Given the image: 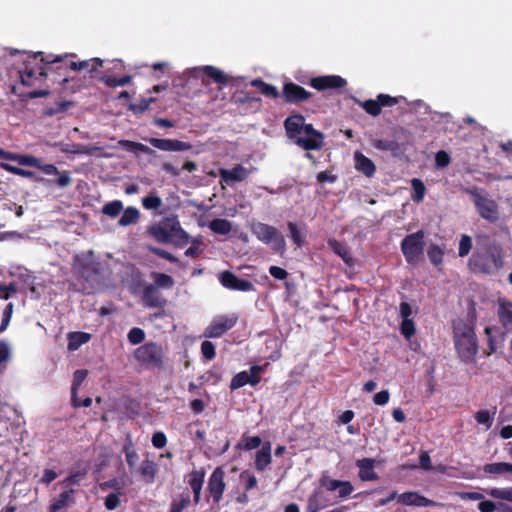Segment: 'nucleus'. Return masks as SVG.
I'll return each instance as SVG.
<instances>
[{"label": "nucleus", "mask_w": 512, "mask_h": 512, "mask_svg": "<svg viewBox=\"0 0 512 512\" xmlns=\"http://www.w3.org/2000/svg\"><path fill=\"white\" fill-rule=\"evenodd\" d=\"M73 105H74L73 101H69V100L59 101L55 104V106L47 108L45 110V115L54 116L56 114L66 112Z\"/></svg>", "instance_id": "nucleus-54"}, {"label": "nucleus", "mask_w": 512, "mask_h": 512, "mask_svg": "<svg viewBox=\"0 0 512 512\" xmlns=\"http://www.w3.org/2000/svg\"><path fill=\"white\" fill-rule=\"evenodd\" d=\"M271 444L265 443L260 450L256 452L255 456V468L259 472H263L267 466L271 463Z\"/></svg>", "instance_id": "nucleus-33"}, {"label": "nucleus", "mask_w": 512, "mask_h": 512, "mask_svg": "<svg viewBox=\"0 0 512 512\" xmlns=\"http://www.w3.org/2000/svg\"><path fill=\"white\" fill-rule=\"evenodd\" d=\"M142 205L147 210H157L162 205V199L155 194H149L142 199Z\"/></svg>", "instance_id": "nucleus-58"}, {"label": "nucleus", "mask_w": 512, "mask_h": 512, "mask_svg": "<svg viewBox=\"0 0 512 512\" xmlns=\"http://www.w3.org/2000/svg\"><path fill=\"white\" fill-rule=\"evenodd\" d=\"M452 328L454 346L459 359L465 364L473 363L479 351L474 321L459 319L453 322Z\"/></svg>", "instance_id": "nucleus-3"}, {"label": "nucleus", "mask_w": 512, "mask_h": 512, "mask_svg": "<svg viewBox=\"0 0 512 512\" xmlns=\"http://www.w3.org/2000/svg\"><path fill=\"white\" fill-rule=\"evenodd\" d=\"M153 279L156 287L172 288L174 286V280L170 275L164 273H153Z\"/></svg>", "instance_id": "nucleus-57"}, {"label": "nucleus", "mask_w": 512, "mask_h": 512, "mask_svg": "<svg viewBox=\"0 0 512 512\" xmlns=\"http://www.w3.org/2000/svg\"><path fill=\"white\" fill-rule=\"evenodd\" d=\"M123 452L125 454L126 462L129 468L132 470L139 460V455L137 451L133 448V442L130 437L127 438L123 446Z\"/></svg>", "instance_id": "nucleus-43"}, {"label": "nucleus", "mask_w": 512, "mask_h": 512, "mask_svg": "<svg viewBox=\"0 0 512 512\" xmlns=\"http://www.w3.org/2000/svg\"><path fill=\"white\" fill-rule=\"evenodd\" d=\"M329 246L332 250L341 257V259L349 266H352L354 261L349 251V248L344 244L337 240H330Z\"/></svg>", "instance_id": "nucleus-37"}, {"label": "nucleus", "mask_w": 512, "mask_h": 512, "mask_svg": "<svg viewBox=\"0 0 512 512\" xmlns=\"http://www.w3.org/2000/svg\"><path fill=\"white\" fill-rule=\"evenodd\" d=\"M148 231L157 242L173 243L176 247H184L190 240L176 216L164 218L159 224L151 226Z\"/></svg>", "instance_id": "nucleus-5"}, {"label": "nucleus", "mask_w": 512, "mask_h": 512, "mask_svg": "<svg viewBox=\"0 0 512 512\" xmlns=\"http://www.w3.org/2000/svg\"><path fill=\"white\" fill-rule=\"evenodd\" d=\"M57 81V79H55ZM61 93L74 94L85 87V80L80 77L64 76L58 80Z\"/></svg>", "instance_id": "nucleus-28"}, {"label": "nucleus", "mask_w": 512, "mask_h": 512, "mask_svg": "<svg viewBox=\"0 0 512 512\" xmlns=\"http://www.w3.org/2000/svg\"><path fill=\"white\" fill-rule=\"evenodd\" d=\"M471 249H472V238L467 234H463L461 236L460 242H459L458 255L460 257H465L469 254Z\"/></svg>", "instance_id": "nucleus-61"}, {"label": "nucleus", "mask_w": 512, "mask_h": 512, "mask_svg": "<svg viewBox=\"0 0 512 512\" xmlns=\"http://www.w3.org/2000/svg\"><path fill=\"white\" fill-rule=\"evenodd\" d=\"M398 502L407 506L432 507L435 505L433 500L426 498L416 491H408L398 496Z\"/></svg>", "instance_id": "nucleus-23"}, {"label": "nucleus", "mask_w": 512, "mask_h": 512, "mask_svg": "<svg viewBox=\"0 0 512 512\" xmlns=\"http://www.w3.org/2000/svg\"><path fill=\"white\" fill-rule=\"evenodd\" d=\"M505 265L501 244L489 242L476 248L468 260V267L476 274L496 275Z\"/></svg>", "instance_id": "nucleus-2"}, {"label": "nucleus", "mask_w": 512, "mask_h": 512, "mask_svg": "<svg viewBox=\"0 0 512 512\" xmlns=\"http://www.w3.org/2000/svg\"><path fill=\"white\" fill-rule=\"evenodd\" d=\"M88 371L85 369H78L73 374V382L71 387V394L76 395L78 388L81 386L83 381L86 379Z\"/></svg>", "instance_id": "nucleus-59"}, {"label": "nucleus", "mask_w": 512, "mask_h": 512, "mask_svg": "<svg viewBox=\"0 0 512 512\" xmlns=\"http://www.w3.org/2000/svg\"><path fill=\"white\" fill-rule=\"evenodd\" d=\"M205 473L201 470H194L189 475L188 483L192 492L201 491L204 483Z\"/></svg>", "instance_id": "nucleus-48"}, {"label": "nucleus", "mask_w": 512, "mask_h": 512, "mask_svg": "<svg viewBox=\"0 0 512 512\" xmlns=\"http://www.w3.org/2000/svg\"><path fill=\"white\" fill-rule=\"evenodd\" d=\"M85 476V470L72 472L69 476H67L60 482V485L62 486L63 489H73L72 487L75 485H79Z\"/></svg>", "instance_id": "nucleus-45"}, {"label": "nucleus", "mask_w": 512, "mask_h": 512, "mask_svg": "<svg viewBox=\"0 0 512 512\" xmlns=\"http://www.w3.org/2000/svg\"><path fill=\"white\" fill-rule=\"evenodd\" d=\"M353 100L358 105H360L365 110V112L367 114H369L373 117L380 115L381 110H380L379 103H378L377 99L376 100L369 99V100L361 101V100L353 97Z\"/></svg>", "instance_id": "nucleus-46"}, {"label": "nucleus", "mask_w": 512, "mask_h": 512, "mask_svg": "<svg viewBox=\"0 0 512 512\" xmlns=\"http://www.w3.org/2000/svg\"><path fill=\"white\" fill-rule=\"evenodd\" d=\"M354 158L357 171L363 173L366 177H372L375 174L376 167L370 158L359 151L355 152Z\"/></svg>", "instance_id": "nucleus-32"}, {"label": "nucleus", "mask_w": 512, "mask_h": 512, "mask_svg": "<svg viewBox=\"0 0 512 512\" xmlns=\"http://www.w3.org/2000/svg\"><path fill=\"white\" fill-rule=\"evenodd\" d=\"M11 93L14 95H17L21 100L26 101L29 99H35V98H43L50 95L49 89H38V90H32L26 93L18 92L17 86L13 85L11 86Z\"/></svg>", "instance_id": "nucleus-42"}, {"label": "nucleus", "mask_w": 512, "mask_h": 512, "mask_svg": "<svg viewBox=\"0 0 512 512\" xmlns=\"http://www.w3.org/2000/svg\"><path fill=\"white\" fill-rule=\"evenodd\" d=\"M376 462L373 458L356 460L355 465L359 469L358 477L361 481H376L379 479L378 474L374 470Z\"/></svg>", "instance_id": "nucleus-22"}, {"label": "nucleus", "mask_w": 512, "mask_h": 512, "mask_svg": "<svg viewBox=\"0 0 512 512\" xmlns=\"http://www.w3.org/2000/svg\"><path fill=\"white\" fill-rule=\"evenodd\" d=\"M202 71L205 76L212 79L213 82L220 86H237L239 82L243 80V77L227 75L222 70L212 65L203 66Z\"/></svg>", "instance_id": "nucleus-20"}, {"label": "nucleus", "mask_w": 512, "mask_h": 512, "mask_svg": "<svg viewBox=\"0 0 512 512\" xmlns=\"http://www.w3.org/2000/svg\"><path fill=\"white\" fill-rule=\"evenodd\" d=\"M156 99L154 97L151 98H141L137 103L130 104L129 109L134 114H142L149 109L151 103H154Z\"/></svg>", "instance_id": "nucleus-55"}, {"label": "nucleus", "mask_w": 512, "mask_h": 512, "mask_svg": "<svg viewBox=\"0 0 512 512\" xmlns=\"http://www.w3.org/2000/svg\"><path fill=\"white\" fill-rule=\"evenodd\" d=\"M463 191L473 198L475 208L481 218L490 223H495L499 219V209L496 201L483 196L476 187L464 188Z\"/></svg>", "instance_id": "nucleus-9"}, {"label": "nucleus", "mask_w": 512, "mask_h": 512, "mask_svg": "<svg viewBox=\"0 0 512 512\" xmlns=\"http://www.w3.org/2000/svg\"><path fill=\"white\" fill-rule=\"evenodd\" d=\"M148 250L152 254H154L162 259H165L171 263H179V259L177 257H175L173 254H171L170 252H168L162 248L155 247V246H149Z\"/></svg>", "instance_id": "nucleus-63"}, {"label": "nucleus", "mask_w": 512, "mask_h": 512, "mask_svg": "<svg viewBox=\"0 0 512 512\" xmlns=\"http://www.w3.org/2000/svg\"><path fill=\"white\" fill-rule=\"evenodd\" d=\"M162 171L166 172L167 174H170L171 176L178 177L180 176L182 170L188 171V172H194L198 169V166L193 161H185L181 168H178L174 166L171 162H164L161 165Z\"/></svg>", "instance_id": "nucleus-34"}, {"label": "nucleus", "mask_w": 512, "mask_h": 512, "mask_svg": "<svg viewBox=\"0 0 512 512\" xmlns=\"http://www.w3.org/2000/svg\"><path fill=\"white\" fill-rule=\"evenodd\" d=\"M224 471L221 467H217L209 477L208 480V492L209 495L213 498L214 503L218 504L223 497V493L225 490V482H224Z\"/></svg>", "instance_id": "nucleus-19"}, {"label": "nucleus", "mask_w": 512, "mask_h": 512, "mask_svg": "<svg viewBox=\"0 0 512 512\" xmlns=\"http://www.w3.org/2000/svg\"><path fill=\"white\" fill-rule=\"evenodd\" d=\"M140 218L139 210L135 207H127L124 211L122 216L120 217L118 224L119 226L126 227L132 224L137 223V221Z\"/></svg>", "instance_id": "nucleus-40"}, {"label": "nucleus", "mask_w": 512, "mask_h": 512, "mask_svg": "<svg viewBox=\"0 0 512 512\" xmlns=\"http://www.w3.org/2000/svg\"><path fill=\"white\" fill-rule=\"evenodd\" d=\"M264 372V366L253 365L248 371H241L237 373L231 380L229 388L231 391L237 390L247 384L256 386L261 381V373Z\"/></svg>", "instance_id": "nucleus-13"}, {"label": "nucleus", "mask_w": 512, "mask_h": 512, "mask_svg": "<svg viewBox=\"0 0 512 512\" xmlns=\"http://www.w3.org/2000/svg\"><path fill=\"white\" fill-rule=\"evenodd\" d=\"M251 230L258 240L265 244L272 245L274 251L282 252L285 250V239L275 227L258 222L252 226Z\"/></svg>", "instance_id": "nucleus-10"}, {"label": "nucleus", "mask_w": 512, "mask_h": 512, "mask_svg": "<svg viewBox=\"0 0 512 512\" xmlns=\"http://www.w3.org/2000/svg\"><path fill=\"white\" fill-rule=\"evenodd\" d=\"M302 132L308 137H298L295 143L303 148L304 150H317L323 146V134L314 129L312 124H306L303 122Z\"/></svg>", "instance_id": "nucleus-15"}, {"label": "nucleus", "mask_w": 512, "mask_h": 512, "mask_svg": "<svg viewBox=\"0 0 512 512\" xmlns=\"http://www.w3.org/2000/svg\"><path fill=\"white\" fill-rule=\"evenodd\" d=\"M411 186L413 188V196L412 199L415 202H421L424 199L426 188L421 179L413 178L411 180Z\"/></svg>", "instance_id": "nucleus-52"}, {"label": "nucleus", "mask_w": 512, "mask_h": 512, "mask_svg": "<svg viewBox=\"0 0 512 512\" xmlns=\"http://www.w3.org/2000/svg\"><path fill=\"white\" fill-rule=\"evenodd\" d=\"M309 85L318 91H325L342 89L347 85V81L339 75H323L311 78Z\"/></svg>", "instance_id": "nucleus-17"}, {"label": "nucleus", "mask_w": 512, "mask_h": 512, "mask_svg": "<svg viewBox=\"0 0 512 512\" xmlns=\"http://www.w3.org/2000/svg\"><path fill=\"white\" fill-rule=\"evenodd\" d=\"M250 84L266 97L275 99L280 96L278 89L274 85L266 83L260 78L253 79Z\"/></svg>", "instance_id": "nucleus-36"}, {"label": "nucleus", "mask_w": 512, "mask_h": 512, "mask_svg": "<svg viewBox=\"0 0 512 512\" xmlns=\"http://www.w3.org/2000/svg\"><path fill=\"white\" fill-rule=\"evenodd\" d=\"M219 281L223 287L229 290L249 292L255 289L251 281L239 278L228 270L219 275Z\"/></svg>", "instance_id": "nucleus-16"}, {"label": "nucleus", "mask_w": 512, "mask_h": 512, "mask_svg": "<svg viewBox=\"0 0 512 512\" xmlns=\"http://www.w3.org/2000/svg\"><path fill=\"white\" fill-rule=\"evenodd\" d=\"M147 141L154 148L162 151H188L192 148V145L188 142L180 141L177 139H160L151 137Z\"/></svg>", "instance_id": "nucleus-21"}, {"label": "nucleus", "mask_w": 512, "mask_h": 512, "mask_svg": "<svg viewBox=\"0 0 512 512\" xmlns=\"http://www.w3.org/2000/svg\"><path fill=\"white\" fill-rule=\"evenodd\" d=\"M305 118L301 114H294L287 117L284 121V127L286 130V134L290 139H295L299 137L302 132L303 122Z\"/></svg>", "instance_id": "nucleus-27"}, {"label": "nucleus", "mask_w": 512, "mask_h": 512, "mask_svg": "<svg viewBox=\"0 0 512 512\" xmlns=\"http://www.w3.org/2000/svg\"><path fill=\"white\" fill-rule=\"evenodd\" d=\"M290 238L293 241V243L296 245V247L300 248L303 246L304 240L301 235V232L299 231L297 225L293 222H288L287 224Z\"/></svg>", "instance_id": "nucleus-60"}, {"label": "nucleus", "mask_w": 512, "mask_h": 512, "mask_svg": "<svg viewBox=\"0 0 512 512\" xmlns=\"http://www.w3.org/2000/svg\"><path fill=\"white\" fill-rule=\"evenodd\" d=\"M425 233L423 230H418L415 233L408 234L401 241V251L408 264H417L424 254Z\"/></svg>", "instance_id": "nucleus-8"}, {"label": "nucleus", "mask_w": 512, "mask_h": 512, "mask_svg": "<svg viewBox=\"0 0 512 512\" xmlns=\"http://www.w3.org/2000/svg\"><path fill=\"white\" fill-rule=\"evenodd\" d=\"M313 94L304 87L294 83L285 82L282 87L281 97L287 104H301L308 101Z\"/></svg>", "instance_id": "nucleus-14"}, {"label": "nucleus", "mask_w": 512, "mask_h": 512, "mask_svg": "<svg viewBox=\"0 0 512 512\" xmlns=\"http://www.w3.org/2000/svg\"><path fill=\"white\" fill-rule=\"evenodd\" d=\"M373 146L382 151L397 152L400 145L396 140L377 139L373 142Z\"/></svg>", "instance_id": "nucleus-51"}, {"label": "nucleus", "mask_w": 512, "mask_h": 512, "mask_svg": "<svg viewBox=\"0 0 512 512\" xmlns=\"http://www.w3.org/2000/svg\"><path fill=\"white\" fill-rule=\"evenodd\" d=\"M69 57H76V55L74 53L64 55H45V53L42 52V55L40 56V62H42V64L39 66L38 74L41 77L48 78L52 73H57L61 76L68 69L72 71L88 70L89 72H95L103 65V61L100 58L68 62L67 58Z\"/></svg>", "instance_id": "nucleus-1"}, {"label": "nucleus", "mask_w": 512, "mask_h": 512, "mask_svg": "<svg viewBox=\"0 0 512 512\" xmlns=\"http://www.w3.org/2000/svg\"><path fill=\"white\" fill-rule=\"evenodd\" d=\"M127 338L131 344L137 345L144 341L145 332L141 328L134 327V328L130 329V331L128 332Z\"/></svg>", "instance_id": "nucleus-64"}, {"label": "nucleus", "mask_w": 512, "mask_h": 512, "mask_svg": "<svg viewBox=\"0 0 512 512\" xmlns=\"http://www.w3.org/2000/svg\"><path fill=\"white\" fill-rule=\"evenodd\" d=\"M496 410V407L494 408ZM495 411L490 412L489 410H479L475 413L474 418L478 424L484 425L489 429L494 420Z\"/></svg>", "instance_id": "nucleus-49"}, {"label": "nucleus", "mask_w": 512, "mask_h": 512, "mask_svg": "<svg viewBox=\"0 0 512 512\" xmlns=\"http://www.w3.org/2000/svg\"><path fill=\"white\" fill-rule=\"evenodd\" d=\"M209 228L215 234L227 235L232 230V223L227 219L216 218L210 221Z\"/></svg>", "instance_id": "nucleus-38"}, {"label": "nucleus", "mask_w": 512, "mask_h": 512, "mask_svg": "<svg viewBox=\"0 0 512 512\" xmlns=\"http://www.w3.org/2000/svg\"><path fill=\"white\" fill-rule=\"evenodd\" d=\"M135 360L146 369L164 370L167 357L163 346L160 343L149 341L134 351Z\"/></svg>", "instance_id": "nucleus-6"}, {"label": "nucleus", "mask_w": 512, "mask_h": 512, "mask_svg": "<svg viewBox=\"0 0 512 512\" xmlns=\"http://www.w3.org/2000/svg\"><path fill=\"white\" fill-rule=\"evenodd\" d=\"M0 159L15 161L21 166L35 167L46 175H60L62 172L54 164H43L40 158L33 155L14 154L2 148H0Z\"/></svg>", "instance_id": "nucleus-11"}, {"label": "nucleus", "mask_w": 512, "mask_h": 512, "mask_svg": "<svg viewBox=\"0 0 512 512\" xmlns=\"http://www.w3.org/2000/svg\"><path fill=\"white\" fill-rule=\"evenodd\" d=\"M74 489H64V491L54 498L48 507V512H58L63 508L69 507L74 502Z\"/></svg>", "instance_id": "nucleus-30"}, {"label": "nucleus", "mask_w": 512, "mask_h": 512, "mask_svg": "<svg viewBox=\"0 0 512 512\" xmlns=\"http://www.w3.org/2000/svg\"><path fill=\"white\" fill-rule=\"evenodd\" d=\"M18 176L24 177V178H28V179H32V180H35L37 182H42V183H44V184H46L48 186H54L55 185V186H58L60 188H66L72 182V179H71V176H70V172L66 171V170L62 171L60 175H57L58 177L55 180L45 179V178H42V177H38L34 171L26 170V169H23V168H20Z\"/></svg>", "instance_id": "nucleus-18"}, {"label": "nucleus", "mask_w": 512, "mask_h": 512, "mask_svg": "<svg viewBox=\"0 0 512 512\" xmlns=\"http://www.w3.org/2000/svg\"><path fill=\"white\" fill-rule=\"evenodd\" d=\"M101 82H103L108 87H117V86H124L131 82L132 77L130 75H124L120 78L114 77V76H101L99 78Z\"/></svg>", "instance_id": "nucleus-47"}, {"label": "nucleus", "mask_w": 512, "mask_h": 512, "mask_svg": "<svg viewBox=\"0 0 512 512\" xmlns=\"http://www.w3.org/2000/svg\"><path fill=\"white\" fill-rule=\"evenodd\" d=\"M142 298L145 305L150 308H160L165 303L157 291V287L152 284L144 287Z\"/></svg>", "instance_id": "nucleus-29"}, {"label": "nucleus", "mask_w": 512, "mask_h": 512, "mask_svg": "<svg viewBox=\"0 0 512 512\" xmlns=\"http://www.w3.org/2000/svg\"><path fill=\"white\" fill-rule=\"evenodd\" d=\"M497 316L506 332H512V301L501 298L498 300Z\"/></svg>", "instance_id": "nucleus-24"}, {"label": "nucleus", "mask_w": 512, "mask_h": 512, "mask_svg": "<svg viewBox=\"0 0 512 512\" xmlns=\"http://www.w3.org/2000/svg\"><path fill=\"white\" fill-rule=\"evenodd\" d=\"M428 258L430 262L438 266L443 262L444 252L443 250L436 244L430 245L427 251Z\"/></svg>", "instance_id": "nucleus-53"}, {"label": "nucleus", "mask_w": 512, "mask_h": 512, "mask_svg": "<svg viewBox=\"0 0 512 512\" xmlns=\"http://www.w3.org/2000/svg\"><path fill=\"white\" fill-rule=\"evenodd\" d=\"M56 146L61 152L66 154H85L91 156L95 154V152L101 150V147L96 145H84L76 143H57Z\"/></svg>", "instance_id": "nucleus-25"}, {"label": "nucleus", "mask_w": 512, "mask_h": 512, "mask_svg": "<svg viewBox=\"0 0 512 512\" xmlns=\"http://www.w3.org/2000/svg\"><path fill=\"white\" fill-rule=\"evenodd\" d=\"M69 351L78 350L83 344H86L91 339V334L86 332H70L67 336Z\"/></svg>", "instance_id": "nucleus-35"}, {"label": "nucleus", "mask_w": 512, "mask_h": 512, "mask_svg": "<svg viewBox=\"0 0 512 512\" xmlns=\"http://www.w3.org/2000/svg\"><path fill=\"white\" fill-rule=\"evenodd\" d=\"M148 250L152 254H154L162 259H165L171 263H179V259L177 257H175L173 254H171L170 252H168L162 248L155 247V246H149Z\"/></svg>", "instance_id": "nucleus-62"}, {"label": "nucleus", "mask_w": 512, "mask_h": 512, "mask_svg": "<svg viewBox=\"0 0 512 512\" xmlns=\"http://www.w3.org/2000/svg\"><path fill=\"white\" fill-rule=\"evenodd\" d=\"M191 503V496L188 490L182 492L177 498H174L170 505L169 512H182Z\"/></svg>", "instance_id": "nucleus-39"}, {"label": "nucleus", "mask_w": 512, "mask_h": 512, "mask_svg": "<svg viewBox=\"0 0 512 512\" xmlns=\"http://www.w3.org/2000/svg\"><path fill=\"white\" fill-rule=\"evenodd\" d=\"M486 474L500 475L512 472V464L506 462L488 463L483 466Z\"/></svg>", "instance_id": "nucleus-44"}, {"label": "nucleus", "mask_w": 512, "mask_h": 512, "mask_svg": "<svg viewBox=\"0 0 512 512\" xmlns=\"http://www.w3.org/2000/svg\"><path fill=\"white\" fill-rule=\"evenodd\" d=\"M73 273L85 282L84 291L91 293L104 282L103 266L92 251L77 254L73 260Z\"/></svg>", "instance_id": "nucleus-4"}, {"label": "nucleus", "mask_w": 512, "mask_h": 512, "mask_svg": "<svg viewBox=\"0 0 512 512\" xmlns=\"http://www.w3.org/2000/svg\"><path fill=\"white\" fill-rule=\"evenodd\" d=\"M158 466L153 460L145 459L141 462L138 473L146 484L155 482Z\"/></svg>", "instance_id": "nucleus-31"}, {"label": "nucleus", "mask_w": 512, "mask_h": 512, "mask_svg": "<svg viewBox=\"0 0 512 512\" xmlns=\"http://www.w3.org/2000/svg\"><path fill=\"white\" fill-rule=\"evenodd\" d=\"M118 144L124 148L125 150L129 151V152H142L146 155H152L155 153L154 150H152L150 147L140 143V142H135V141H131V140H120L118 142Z\"/></svg>", "instance_id": "nucleus-41"}, {"label": "nucleus", "mask_w": 512, "mask_h": 512, "mask_svg": "<svg viewBox=\"0 0 512 512\" xmlns=\"http://www.w3.org/2000/svg\"><path fill=\"white\" fill-rule=\"evenodd\" d=\"M238 321V316L234 313L227 315H218L212 319L210 324L204 330L206 338H219L227 331L232 329Z\"/></svg>", "instance_id": "nucleus-12"}, {"label": "nucleus", "mask_w": 512, "mask_h": 512, "mask_svg": "<svg viewBox=\"0 0 512 512\" xmlns=\"http://www.w3.org/2000/svg\"><path fill=\"white\" fill-rule=\"evenodd\" d=\"M123 210V204L120 200H114L106 203L102 208V213L108 217L115 218Z\"/></svg>", "instance_id": "nucleus-50"}, {"label": "nucleus", "mask_w": 512, "mask_h": 512, "mask_svg": "<svg viewBox=\"0 0 512 512\" xmlns=\"http://www.w3.org/2000/svg\"><path fill=\"white\" fill-rule=\"evenodd\" d=\"M488 495L495 499L512 502V487L492 488L488 491Z\"/></svg>", "instance_id": "nucleus-56"}, {"label": "nucleus", "mask_w": 512, "mask_h": 512, "mask_svg": "<svg viewBox=\"0 0 512 512\" xmlns=\"http://www.w3.org/2000/svg\"><path fill=\"white\" fill-rule=\"evenodd\" d=\"M250 172L241 164H237L232 169H220L219 175L222 181L241 182L249 176Z\"/></svg>", "instance_id": "nucleus-26"}, {"label": "nucleus", "mask_w": 512, "mask_h": 512, "mask_svg": "<svg viewBox=\"0 0 512 512\" xmlns=\"http://www.w3.org/2000/svg\"><path fill=\"white\" fill-rule=\"evenodd\" d=\"M41 55L42 52H24L22 54V66L18 69V75L20 83L23 86L31 87L36 85L37 82H42L47 79V77H41L38 74L39 66L42 64V62H40Z\"/></svg>", "instance_id": "nucleus-7"}]
</instances>
